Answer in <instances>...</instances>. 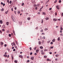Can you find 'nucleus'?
Wrapping results in <instances>:
<instances>
[{"label": "nucleus", "instance_id": "obj_1", "mask_svg": "<svg viewBox=\"0 0 63 63\" xmlns=\"http://www.w3.org/2000/svg\"><path fill=\"white\" fill-rule=\"evenodd\" d=\"M19 57L20 58H23V56L21 55H19Z\"/></svg>", "mask_w": 63, "mask_h": 63}, {"label": "nucleus", "instance_id": "obj_2", "mask_svg": "<svg viewBox=\"0 0 63 63\" xmlns=\"http://www.w3.org/2000/svg\"><path fill=\"white\" fill-rule=\"evenodd\" d=\"M34 57H31V60H33L34 59Z\"/></svg>", "mask_w": 63, "mask_h": 63}, {"label": "nucleus", "instance_id": "obj_3", "mask_svg": "<svg viewBox=\"0 0 63 63\" xmlns=\"http://www.w3.org/2000/svg\"><path fill=\"white\" fill-rule=\"evenodd\" d=\"M57 20V19H56V18L54 19H53V20L54 21H56Z\"/></svg>", "mask_w": 63, "mask_h": 63}, {"label": "nucleus", "instance_id": "obj_4", "mask_svg": "<svg viewBox=\"0 0 63 63\" xmlns=\"http://www.w3.org/2000/svg\"><path fill=\"white\" fill-rule=\"evenodd\" d=\"M45 19L46 20H48L49 19V18L48 17H46L45 18Z\"/></svg>", "mask_w": 63, "mask_h": 63}, {"label": "nucleus", "instance_id": "obj_5", "mask_svg": "<svg viewBox=\"0 0 63 63\" xmlns=\"http://www.w3.org/2000/svg\"><path fill=\"white\" fill-rule=\"evenodd\" d=\"M56 8H57V9H58V10H59V6H58L57 5L56 7Z\"/></svg>", "mask_w": 63, "mask_h": 63}, {"label": "nucleus", "instance_id": "obj_6", "mask_svg": "<svg viewBox=\"0 0 63 63\" xmlns=\"http://www.w3.org/2000/svg\"><path fill=\"white\" fill-rule=\"evenodd\" d=\"M19 25H21L22 24V22H19Z\"/></svg>", "mask_w": 63, "mask_h": 63}, {"label": "nucleus", "instance_id": "obj_7", "mask_svg": "<svg viewBox=\"0 0 63 63\" xmlns=\"http://www.w3.org/2000/svg\"><path fill=\"white\" fill-rule=\"evenodd\" d=\"M6 24L7 25H9V22H6Z\"/></svg>", "mask_w": 63, "mask_h": 63}, {"label": "nucleus", "instance_id": "obj_8", "mask_svg": "<svg viewBox=\"0 0 63 63\" xmlns=\"http://www.w3.org/2000/svg\"><path fill=\"white\" fill-rule=\"evenodd\" d=\"M0 24H2V23H3V21H2V20H0Z\"/></svg>", "mask_w": 63, "mask_h": 63}, {"label": "nucleus", "instance_id": "obj_9", "mask_svg": "<svg viewBox=\"0 0 63 63\" xmlns=\"http://www.w3.org/2000/svg\"><path fill=\"white\" fill-rule=\"evenodd\" d=\"M41 42L40 41H39L38 42V44L39 45H41Z\"/></svg>", "mask_w": 63, "mask_h": 63}, {"label": "nucleus", "instance_id": "obj_10", "mask_svg": "<svg viewBox=\"0 0 63 63\" xmlns=\"http://www.w3.org/2000/svg\"><path fill=\"white\" fill-rule=\"evenodd\" d=\"M14 62H15V63H17V60H15L14 61Z\"/></svg>", "mask_w": 63, "mask_h": 63}, {"label": "nucleus", "instance_id": "obj_11", "mask_svg": "<svg viewBox=\"0 0 63 63\" xmlns=\"http://www.w3.org/2000/svg\"><path fill=\"white\" fill-rule=\"evenodd\" d=\"M2 27L4 29L5 28V25H3Z\"/></svg>", "mask_w": 63, "mask_h": 63}, {"label": "nucleus", "instance_id": "obj_12", "mask_svg": "<svg viewBox=\"0 0 63 63\" xmlns=\"http://www.w3.org/2000/svg\"><path fill=\"white\" fill-rule=\"evenodd\" d=\"M42 14H43V15H46V14L45 12H43L42 13Z\"/></svg>", "mask_w": 63, "mask_h": 63}, {"label": "nucleus", "instance_id": "obj_13", "mask_svg": "<svg viewBox=\"0 0 63 63\" xmlns=\"http://www.w3.org/2000/svg\"><path fill=\"white\" fill-rule=\"evenodd\" d=\"M47 61H51V60H50L49 59H47Z\"/></svg>", "mask_w": 63, "mask_h": 63}, {"label": "nucleus", "instance_id": "obj_14", "mask_svg": "<svg viewBox=\"0 0 63 63\" xmlns=\"http://www.w3.org/2000/svg\"><path fill=\"white\" fill-rule=\"evenodd\" d=\"M0 44H1V46H3V43L2 42H0Z\"/></svg>", "mask_w": 63, "mask_h": 63}, {"label": "nucleus", "instance_id": "obj_15", "mask_svg": "<svg viewBox=\"0 0 63 63\" xmlns=\"http://www.w3.org/2000/svg\"><path fill=\"white\" fill-rule=\"evenodd\" d=\"M55 39H54L52 40V42H55Z\"/></svg>", "mask_w": 63, "mask_h": 63}, {"label": "nucleus", "instance_id": "obj_16", "mask_svg": "<svg viewBox=\"0 0 63 63\" xmlns=\"http://www.w3.org/2000/svg\"><path fill=\"white\" fill-rule=\"evenodd\" d=\"M27 19L28 20H30V18L29 17H28Z\"/></svg>", "mask_w": 63, "mask_h": 63}, {"label": "nucleus", "instance_id": "obj_17", "mask_svg": "<svg viewBox=\"0 0 63 63\" xmlns=\"http://www.w3.org/2000/svg\"><path fill=\"white\" fill-rule=\"evenodd\" d=\"M12 59H14V57H13V56L12 55H11Z\"/></svg>", "mask_w": 63, "mask_h": 63}, {"label": "nucleus", "instance_id": "obj_18", "mask_svg": "<svg viewBox=\"0 0 63 63\" xmlns=\"http://www.w3.org/2000/svg\"><path fill=\"white\" fill-rule=\"evenodd\" d=\"M4 10V8H2L1 9V11L2 12H3V11Z\"/></svg>", "mask_w": 63, "mask_h": 63}, {"label": "nucleus", "instance_id": "obj_19", "mask_svg": "<svg viewBox=\"0 0 63 63\" xmlns=\"http://www.w3.org/2000/svg\"><path fill=\"white\" fill-rule=\"evenodd\" d=\"M3 56L4 57H6L7 56V55H4Z\"/></svg>", "mask_w": 63, "mask_h": 63}, {"label": "nucleus", "instance_id": "obj_20", "mask_svg": "<svg viewBox=\"0 0 63 63\" xmlns=\"http://www.w3.org/2000/svg\"><path fill=\"white\" fill-rule=\"evenodd\" d=\"M58 40L59 41H60V37H58Z\"/></svg>", "mask_w": 63, "mask_h": 63}, {"label": "nucleus", "instance_id": "obj_21", "mask_svg": "<svg viewBox=\"0 0 63 63\" xmlns=\"http://www.w3.org/2000/svg\"><path fill=\"white\" fill-rule=\"evenodd\" d=\"M39 50H36V52H39Z\"/></svg>", "mask_w": 63, "mask_h": 63}, {"label": "nucleus", "instance_id": "obj_22", "mask_svg": "<svg viewBox=\"0 0 63 63\" xmlns=\"http://www.w3.org/2000/svg\"><path fill=\"white\" fill-rule=\"evenodd\" d=\"M44 57L45 58H47V56H46V55L44 56Z\"/></svg>", "mask_w": 63, "mask_h": 63}, {"label": "nucleus", "instance_id": "obj_23", "mask_svg": "<svg viewBox=\"0 0 63 63\" xmlns=\"http://www.w3.org/2000/svg\"><path fill=\"white\" fill-rule=\"evenodd\" d=\"M13 10V8L12 7L11 8V11L12 12H13V11H14V10Z\"/></svg>", "mask_w": 63, "mask_h": 63}, {"label": "nucleus", "instance_id": "obj_24", "mask_svg": "<svg viewBox=\"0 0 63 63\" xmlns=\"http://www.w3.org/2000/svg\"><path fill=\"white\" fill-rule=\"evenodd\" d=\"M7 50H8V51L9 52L10 51V49H9L8 48H7Z\"/></svg>", "mask_w": 63, "mask_h": 63}, {"label": "nucleus", "instance_id": "obj_25", "mask_svg": "<svg viewBox=\"0 0 63 63\" xmlns=\"http://www.w3.org/2000/svg\"><path fill=\"white\" fill-rule=\"evenodd\" d=\"M8 61V60L7 59L5 60V62H7Z\"/></svg>", "mask_w": 63, "mask_h": 63}, {"label": "nucleus", "instance_id": "obj_26", "mask_svg": "<svg viewBox=\"0 0 63 63\" xmlns=\"http://www.w3.org/2000/svg\"><path fill=\"white\" fill-rule=\"evenodd\" d=\"M59 3H61V1L60 0L59 1Z\"/></svg>", "mask_w": 63, "mask_h": 63}, {"label": "nucleus", "instance_id": "obj_27", "mask_svg": "<svg viewBox=\"0 0 63 63\" xmlns=\"http://www.w3.org/2000/svg\"><path fill=\"white\" fill-rule=\"evenodd\" d=\"M37 5H36V4L33 5V6L34 7H37Z\"/></svg>", "mask_w": 63, "mask_h": 63}, {"label": "nucleus", "instance_id": "obj_28", "mask_svg": "<svg viewBox=\"0 0 63 63\" xmlns=\"http://www.w3.org/2000/svg\"><path fill=\"white\" fill-rule=\"evenodd\" d=\"M55 16H57V13L56 12L55 13Z\"/></svg>", "mask_w": 63, "mask_h": 63}, {"label": "nucleus", "instance_id": "obj_29", "mask_svg": "<svg viewBox=\"0 0 63 63\" xmlns=\"http://www.w3.org/2000/svg\"><path fill=\"white\" fill-rule=\"evenodd\" d=\"M42 39H46V37L45 36H44L42 38Z\"/></svg>", "mask_w": 63, "mask_h": 63}, {"label": "nucleus", "instance_id": "obj_30", "mask_svg": "<svg viewBox=\"0 0 63 63\" xmlns=\"http://www.w3.org/2000/svg\"><path fill=\"white\" fill-rule=\"evenodd\" d=\"M47 30H48L47 28H46L45 29V31H47Z\"/></svg>", "mask_w": 63, "mask_h": 63}, {"label": "nucleus", "instance_id": "obj_31", "mask_svg": "<svg viewBox=\"0 0 63 63\" xmlns=\"http://www.w3.org/2000/svg\"><path fill=\"white\" fill-rule=\"evenodd\" d=\"M14 42H13V43H12L11 44V45L12 46H14Z\"/></svg>", "mask_w": 63, "mask_h": 63}, {"label": "nucleus", "instance_id": "obj_32", "mask_svg": "<svg viewBox=\"0 0 63 63\" xmlns=\"http://www.w3.org/2000/svg\"><path fill=\"white\" fill-rule=\"evenodd\" d=\"M0 34L2 33V32L1 30H0Z\"/></svg>", "mask_w": 63, "mask_h": 63}, {"label": "nucleus", "instance_id": "obj_33", "mask_svg": "<svg viewBox=\"0 0 63 63\" xmlns=\"http://www.w3.org/2000/svg\"><path fill=\"white\" fill-rule=\"evenodd\" d=\"M55 56L56 57H58V55H56Z\"/></svg>", "mask_w": 63, "mask_h": 63}, {"label": "nucleus", "instance_id": "obj_34", "mask_svg": "<svg viewBox=\"0 0 63 63\" xmlns=\"http://www.w3.org/2000/svg\"><path fill=\"white\" fill-rule=\"evenodd\" d=\"M49 0H48L46 2L47 3H48L49 2Z\"/></svg>", "mask_w": 63, "mask_h": 63}, {"label": "nucleus", "instance_id": "obj_35", "mask_svg": "<svg viewBox=\"0 0 63 63\" xmlns=\"http://www.w3.org/2000/svg\"><path fill=\"white\" fill-rule=\"evenodd\" d=\"M57 2V0H55L54 2L55 3H56Z\"/></svg>", "mask_w": 63, "mask_h": 63}, {"label": "nucleus", "instance_id": "obj_36", "mask_svg": "<svg viewBox=\"0 0 63 63\" xmlns=\"http://www.w3.org/2000/svg\"><path fill=\"white\" fill-rule=\"evenodd\" d=\"M50 47V48H53V46Z\"/></svg>", "mask_w": 63, "mask_h": 63}, {"label": "nucleus", "instance_id": "obj_37", "mask_svg": "<svg viewBox=\"0 0 63 63\" xmlns=\"http://www.w3.org/2000/svg\"><path fill=\"white\" fill-rule=\"evenodd\" d=\"M41 21H42L41 23H43V22H44V20L42 19L41 20Z\"/></svg>", "mask_w": 63, "mask_h": 63}, {"label": "nucleus", "instance_id": "obj_38", "mask_svg": "<svg viewBox=\"0 0 63 63\" xmlns=\"http://www.w3.org/2000/svg\"><path fill=\"white\" fill-rule=\"evenodd\" d=\"M40 48L41 49H43V47H42V46H40Z\"/></svg>", "mask_w": 63, "mask_h": 63}, {"label": "nucleus", "instance_id": "obj_39", "mask_svg": "<svg viewBox=\"0 0 63 63\" xmlns=\"http://www.w3.org/2000/svg\"><path fill=\"white\" fill-rule=\"evenodd\" d=\"M36 48H37V47H35L34 48V50H36Z\"/></svg>", "mask_w": 63, "mask_h": 63}, {"label": "nucleus", "instance_id": "obj_40", "mask_svg": "<svg viewBox=\"0 0 63 63\" xmlns=\"http://www.w3.org/2000/svg\"><path fill=\"white\" fill-rule=\"evenodd\" d=\"M11 17H12V19L13 18H14V17L13 16H11Z\"/></svg>", "mask_w": 63, "mask_h": 63}, {"label": "nucleus", "instance_id": "obj_41", "mask_svg": "<svg viewBox=\"0 0 63 63\" xmlns=\"http://www.w3.org/2000/svg\"><path fill=\"white\" fill-rule=\"evenodd\" d=\"M18 14H20V11H18Z\"/></svg>", "mask_w": 63, "mask_h": 63}, {"label": "nucleus", "instance_id": "obj_42", "mask_svg": "<svg viewBox=\"0 0 63 63\" xmlns=\"http://www.w3.org/2000/svg\"><path fill=\"white\" fill-rule=\"evenodd\" d=\"M8 11H7L5 12V13L6 14H8Z\"/></svg>", "mask_w": 63, "mask_h": 63}, {"label": "nucleus", "instance_id": "obj_43", "mask_svg": "<svg viewBox=\"0 0 63 63\" xmlns=\"http://www.w3.org/2000/svg\"><path fill=\"white\" fill-rule=\"evenodd\" d=\"M61 30H63V28H62V27H61Z\"/></svg>", "mask_w": 63, "mask_h": 63}, {"label": "nucleus", "instance_id": "obj_44", "mask_svg": "<svg viewBox=\"0 0 63 63\" xmlns=\"http://www.w3.org/2000/svg\"><path fill=\"white\" fill-rule=\"evenodd\" d=\"M29 62H30V60H28L27 61V62L28 63Z\"/></svg>", "mask_w": 63, "mask_h": 63}, {"label": "nucleus", "instance_id": "obj_45", "mask_svg": "<svg viewBox=\"0 0 63 63\" xmlns=\"http://www.w3.org/2000/svg\"><path fill=\"white\" fill-rule=\"evenodd\" d=\"M32 48L31 47H30L29 48V49H30V50H32V48Z\"/></svg>", "mask_w": 63, "mask_h": 63}, {"label": "nucleus", "instance_id": "obj_46", "mask_svg": "<svg viewBox=\"0 0 63 63\" xmlns=\"http://www.w3.org/2000/svg\"><path fill=\"white\" fill-rule=\"evenodd\" d=\"M40 32H43V29L41 30L40 31Z\"/></svg>", "mask_w": 63, "mask_h": 63}, {"label": "nucleus", "instance_id": "obj_47", "mask_svg": "<svg viewBox=\"0 0 63 63\" xmlns=\"http://www.w3.org/2000/svg\"><path fill=\"white\" fill-rule=\"evenodd\" d=\"M50 44H51V45H52V44H53V42H51L50 43Z\"/></svg>", "mask_w": 63, "mask_h": 63}, {"label": "nucleus", "instance_id": "obj_48", "mask_svg": "<svg viewBox=\"0 0 63 63\" xmlns=\"http://www.w3.org/2000/svg\"><path fill=\"white\" fill-rule=\"evenodd\" d=\"M38 9V8L37 7H36L35 8V10H36Z\"/></svg>", "mask_w": 63, "mask_h": 63}, {"label": "nucleus", "instance_id": "obj_49", "mask_svg": "<svg viewBox=\"0 0 63 63\" xmlns=\"http://www.w3.org/2000/svg\"><path fill=\"white\" fill-rule=\"evenodd\" d=\"M2 30L3 31H5V29H2Z\"/></svg>", "mask_w": 63, "mask_h": 63}, {"label": "nucleus", "instance_id": "obj_50", "mask_svg": "<svg viewBox=\"0 0 63 63\" xmlns=\"http://www.w3.org/2000/svg\"><path fill=\"white\" fill-rule=\"evenodd\" d=\"M13 51H16V49H14Z\"/></svg>", "mask_w": 63, "mask_h": 63}, {"label": "nucleus", "instance_id": "obj_51", "mask_svg": "<svg viewBox=\"0 0 63 63\" xmlns=\"http://www.w3.org/2000/svg\"><path fill=\"white\" fill-rule=\"evenodd\" d=\"M9 37H11V34H9Z\"/></svg>", "mask_w": 63, "mask_h": 63}, {"label": "nucleus", "instance_id": "obj_52", "mask_svg": "<svg viewBox=\"0 0 63 63\" xmlns=\"http://www.w3.org/2000/svg\"><path fill=\"white\" fill-rule=\"evenodd\" d=\"M4 46L5 47H7V44H5L4 45Z\"/></svg>", "mask_w": 63, "mask_h": 63}, {"label": "nucleus", "instance_id": "obj_53", "mask_svg": "<svg viewBox=\"0 0 63 63\" xmlns=\"http://www.w3.org/2000/svg\"><path fill=\"white\" fill-rule=\"evenodd\" d=\"M24 5V3H22V6H23Z\"/></svg>", "mask_w": 63, "mask_h": 63}, {"label": "nucleus", "instance_id": "obj_54", "mask_svg": "<svg viewBox=\"0 0 63 63\" xmlns=\"http://www.w3.org/2000/svg\"><path fill=\"white\" fill-rule=\"evenodd\" d=\"M12 19V20L13 21H14V19H15V18H13Z\"/></svg>", "mask_w": 63, "mask_h": 63}, {"label": "nucleus", "instance_id": "obj_55", "mask_svg": "<svg viewBox=\"0 0 63 63\" xmlns=\"http://www.w3.org/2000/svg\"><path fill=\"white\" fill-rule=\"evenodd\" d=\"M7 2L8 3H9V0H7Z\"/></svg>", "mask_w": 63, "mask_h": 63}, {"label": "nucleus", "instance_id": "obj_56", "mask_svg": "<svg viewBox=\"0 0 63 63\" xmlns=\"http://www.w3.org/2000/svg\"><path fill=\"white\" fill-rule=\"evenodd\" d=\"M14 45V47H16V44L14 43V45Z\"/></svg>", "mask_w": 63, "mask_h": 63}, {"label": "nucleus", "instance_id": "obj_57", "mask_svg": "<svg viewBox=\"0 0 63 63\" xmlns=\"http://www.w3.org/2000/svg\"><path fill=\"white\" fill-rule=\"evenodd\" d=\"M42 34L45 35V33H42Z\"/></svg>", "mask_w": 63, "mask_h": 63}, {"label": "nucleus", "instance_id": "obj_58", "mask_svg": "<svg viewBox=\"0 0 63 63\" xmlns=\"http://www.w3.org/2000/svg\"><path fill=\"white\" fill-rule=\"evenodd\" d=\"M14 13L16 15V11H14Z\"/></svg>", "mask_w": 63, "mask_h": 63}, {"label": "nucleus", "instance_id": "obj_59", "mask_svg": "<svg viewBox=\"0 0 63 63\" xmlns=\"http://www.w3.org/2000/svg\"><path fill=\"white\" fill-rule=\"evenodd\" d=\"M60 36H63V34L62 33H61L60 34Z\"/></svg>", "mask_w": 63, "mask_h": 63}, {"label": "nucleus", "instance_id": "obj_60", "mask_svg": "<svg viewBox=\"0 0 63 63\" xmlns=\"http://www.w3.org/2000/svg\"><path fill=\"white\" fill-rule=\"evenodd\" d=\"M10 4H11V3H12V1H10Z\"/></svg>", "mask_w": 63, "mask_h": 63}, {"label": "nucleus", "instance_id": "obj_61", "mask_svg": "<svg viewBox=\"0 0 63 63\" xmlns=\"http://www.w3.org/2000/svg\"><path fill=\"white\" fill-rule=\"evenodd\" d=\"M38 27H37L35 29H38Z\"/></svg>", "mask_w": 63, "mask_h": 63}, {"label": "nucleus", "instance_id": "obj_62", "mask_svg": "<svg viewBox=\"0 0 63 63\" xmlns=\"http://www.w3.org/2000/svg\"><path fill=\"white\" fill-rule=\"evenodd\" d=\"M40 11H42V9H41V8L40 9Z\"/></svg>", "mask_w": 63, "mask_h": 63}, {"label": "nucleus", "instance_id": "obj_63", "mask_svg": "<svg viewBox=\"0 0 63 63\" xmlns=\"http://www.w3.org/2000/svg\"><path fill=\"white\" fill-rule=\"evenodd\" d=\"M32 54V52H31L30 53V55H31Z\"/></svg>", "mask_w": 63, "mask_h": 63}, {"label": "nucleus", "instance_id": "obj_64", "mask_svg": "<svg viewBox=\"0 0 63 63\" xmlns=\"http://www.w3.org/2000/svg\"><path fill=\"white\" fill-rule=\"evenodd\" d=\"M52 9V8H50L49 9V10H51V9Z\"/></svg>", "mask_w": 63, "mask_h": 63}]
</instances>
